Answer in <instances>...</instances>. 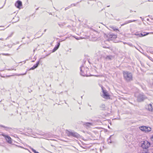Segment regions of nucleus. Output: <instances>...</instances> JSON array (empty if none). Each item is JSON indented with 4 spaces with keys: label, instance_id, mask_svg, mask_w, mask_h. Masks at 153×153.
Masks as SVG:
<instances>
[{
    "label": "nucleus",
    "instance_id": "nucleus-1",
    "mask_svg": "<svg viewBox=\"0 0 153 153\" xmlns=\"http://www.w3.org/2000/svg\"><path fill=\"white\" fill-rule=\"evenodd\" d=\"M123 78L125 81L127 82H130L133 80L132 73L128 71H125L123 72Z\"/></svg>",
    "mask_w": 153,
    "mask_h": 153
},
{
    "label": "nucleus",
    "instance_id": "nucleus-2",
    "mask_svg": "<svg viewBox=\"0 0 153 153\" xmlns=\"http://www.w3.org/2000/svg\"><path fill=\"white\" fill-rule=\"evenodd\" d=\"M80 74L82 76H89L87 73L88 70V68L87 67H84L82 66L80 67Z\"/></svg>",
    "mask_w": 153,
    "mask_h": 153
},
{
    "label": "nucleus",
    "instance_id": "nucleus-3",
    "mask_svg": "<svg viewBox=\"0 0 153 153\" xmlns=\"http://www.w3.org/2000/svg\"><path fill=\"white\" fill-rule=\"evenodd\" d=\"M141 146L143 149H146L150 146V143L146 140L141 141Z\"/></svg>",
    "mask_w": 153,
    "mask_h": 153
},
{
    "label": "nucleus",
    "instance_id": "nucleus-4",
    "mask_svg": "<svg viewBox=\"0 0 153 153\" xmlns=\"http://www.w3.org/2000/svg\"><path fill=\"white\" fill-rule=\"evenodd\" d=\"M137 100L139 102H141L147 98L143 93H142L138 94L137 96Z\"/></svg>",
    "mask_w": 153,
    "mask_h": 153
},
{
    "label": "nucleus",
    "instance_id": "nucleus-5",
    "mask_svg": "<svg viewBox=\"0 0 153 153\" xmlns=\"http://www.w3.org/2000/svg\"><path fill=\"white\" fill-rule=\"evenodd\" d=\"M66 133L69 136H72L76 138L79 136V134L77 133L72 131H67Z\"/></svg>",
    "mask_w": 153,
    "mask_h": 153
},
{
    "label": "nucleus",
    "instance_id": "nucleus-6",
    "mask_svg": "<svg viewBox=\"0 0 153 153\" xmlns=\"http://www.w3.org/2000/svg\"><path fill=\"white\" fill-rule=\"evenodd\" d=\"M140 129L141 131H144L145 132L150 131L151 130V128L150 127L145 126H141L140 127Z\"/></svg>",
    "mask_w": 153,
    "mask_h": 153
},
{
    "label": "nucleus",
    "instance_id": "nucleus-7",
    "mask_svg": "<svg viewBox=\"0 0 153 153\" xmlns=\"http://www.w3.org/2000/svg\"><path fill=\"white\" fill-rule=\"evenodd\" d=\"M101 88L103 93V97L105 98H108L109 97V95L108 94L107 92L104 89L102 86L101 87Z\"/></svg>",
    "mask_w": 153,
    "mask_h": 153
},
{
    "label": "nucleus",
    "instance_id": "nucleus-8",
    "mask_svg": "<svg viewBox=\"0 0 153 153\" xmlns=\"http://www.w3.org/2000/svg\"><path fill=\"white\" fill-rule=\"evenodd\" d=\"M1 135L4 136L5 138L7 141L9 143H12L11 137L8 135H5L4 134H2Z\"/></svg>",
    "mask_w": 153,
    "mask_h": 153
},
{
    "label": "nucleus",
    "instance_id": "nucleus-9",
    "mask_svg": "<svg viewBox=\"0 0 153 153\" xmlns=\"http://www.w3.org/2000/svg\"><path fill=\"white\" fill-rule=\"evenodd\" d=\"M146 108L149 111L153 112V103L149 104L146 106Z\"/></svg>",
    "mask_w": 153,
    "mask_h": 153
},
{
    "label": "nucleus",
    "instance_id": "nucleus-10",
    "mask_svg": "<svg viewBox=\"0 0 153 153\" xmlns=\"http://www.w3.org/2000/svg\"><path fill=\"white\" fill-rule=\"evenodd\" d=\"M22 5V2L19 0L17 1L15 4V6L19 8H20V7Z\"/></svg>",
    "mask_w": 153,
    "mask_h": 153
},
{
    "label": "nucleus",
    "instance_id": "nucleus-11",
    "mask_svg": "<svg viewBox=\"0 0 153 153\" xmlns=\"http://www.w3.org/2000/svg\"><path fill=\"white\" fill-rule=\"evenodd\" d=\"M39 61H38L37 62V63H36V64L34 65L32 67H31L30 69V70H33L35 69V68H37V67L38 66V65L39 64Z\"/></svg>",
    "mask_w": 153,
    "mask_h": 153
},
{
    "label": "nucleus",
    "instance_id": "nucleus-12",
    "mask_svg": "<svg viewBox=\"0 0 153 153\" xmlns=\"http://www.w3.org/2000/svg\"><path fill=\"white\" fill-rule=\"evenodd\" d=\"M137 21L136 20H129V21H126L125 23H124V24H122V25H121V26H123L125 25H126V24H128L129 23H130V22H135Z\"/></svg>",
    "mask_w": 153,
    "mask_h": 153
},
{
    "label": "nucleus",
    "instance_id": "nucleus-13",
    "mask_svg": "<svg viewBox=\"0 0 153 153\" xmlns=\"http://www.w3.org/2000/svg\"><path fill=\"white\" fill-rule=\"evenodd\" d=\"M113 57V56L111 55L107 56L105 57V59L107 60H111L112 59V58Z\"/></svg>",
    "mask_w": 153,
    "mask_h": 153
},
{
    "label": "nucleus",
    "instance_id": "nucleus-14",
    "mask_svg": "<svg viewBox=\"0 0 153 153\" xmlns=\"http://www.w3.org/2000/svg\"><path fill=\"white\" fill-rule=\"evenodd\" d=\"M83 124L88 127H89L92 125V123L89 122L85 123Z\"/></svg>",
    "mask_w": 153,
    "mask_h": 153
},
{
    "label": "nucleus",
    "instance_id": "nucleus-15",
    "mask_svg": "<svg viewBox=\"0 0 153 153\" xmlns=\"http://www.w3.org/2000/svg\"><path fill=\"white\" fill-rule=\"evenodd\" d=\"M149 34V33H146V34H145V32H144L143 33H140V34H139L138 36L139 37H141L145 36L146 35L148 34Z\"/></svg>",
    "mask_w": 153,
    "mask_h": 153
},
{
    "label": "nucleus",
    "instance_id": "nucleus-16",
    "mask_svg": "<svg viewBox=\"0 0 153 153\" xmlns=\"http://www.w3.org/2000/svg\"><path fill=\"white\" fill-rule=\"evenodd\" d=\"M108 37V38L109 39L111 40H113V34H108L107 36Z\"/></svg>",
    "mask_w": 153,
    "mask_h": 153
},
{
    "label": "nucleus",
    "instance_id": "nucleus-17",
    "mask_svg": "<svg viewBox=\"0 0 153 153\" xmlns=\"http://www.w3.org/2000/svg\"><path fill=\"white\" fill-rule=\"evenodd\" d=\"M105 105L103 104H102L100 106V107L102 108L103 109H105Z\"/></svg>",
    "mask_w": 153,
    "mask_h": 153
},
{
    "label": "nucleus",
    "instance_id": "nucleus-18",
    "mask_svg": "<svg viewBox=\"0 0 153 153\" xmlns=\"http://www.w3.org/2000/svg\"><path fill=\"white\" fill-rule=\"evenodd\" d=\"M111 28H112L114 31H115L116 30H118L119 32V30L117 29L115 27L112 26L111 27Z\"/></svg>",
    "mask_w": 153,
    "mask_h": 153
},
{
    "label": "nucleus",
    "instance_id": "nucleus-19",
    "mask_svg": "<svg viewBox=\"0 0 153 153\" xmlns=\"http://www.w3.org/2000/svg\"><path fill=\"white\" fill-rule=\"evenodd\" d=\"M58 48L56 46L52 50V52H53L56 51Z\"/></svg>",
    "mask_w": 153,
    "mask_h": 153
},
{
    "label": "nucleus",
    "instance_id": "nucleus-20",
    "mask_svg": "<svg viewBox=\"0 0 153 153\" xmlns=\"http://www.w3.org/2000/svg\"><path fill=\"white\" fill-rule=\"evenodd\" d=\"M27 71H26L25 72V73L24 74H17V75L18 76H19L20 75H25L26 74H27Z\"/></svg>",
    "mask_w": 153,
    "mask_h": 153
},
{
    "label": "nucleus",
    "instance_id": "nucleus-21",
    "mask_svg": "<svg viewBox=\"0 0 153 153\" xmlns=\"http://www.w3.org/2000/svg\"><path fill=\"white\" fill-rule=\"evenodd\" d=\"M111 135L110 137L109 138V139H108V143H111Z\"/></svg>",
    "mask_w": 153,
    "mask_h": 153
},
{
    "label": "nucleus",
    "instance_id": "nucleus-22",
    "mask_svg": "<svg viewBox=\"0 0 153 153\" xmlns=\"http://www.w3.org/2000/svg\"><path fill=\"white\" fill-rule=\"evenodd\" d=\"M117 37V35H114L113 34V39L116 38Z\"/></svg>",
    "mask_w": 153,
    "mask_h": 153
},
{
    "label": "nucleus",
    "instance_id": "nucleus-23",
    "mask_svg": "<svg viewBox=\"0 0 153 153\" xmlns=\"http://www.w3.org/2000/svg\"><path fill=\"white\" fill-rule=\"evenodd\" d=\"M3 55H6V56H9L10 54L8 53H2L1 54Z\"/></svg>",
    "mask_w": 153,
    "mask_h": 153
},
{
    "label": "nucleus",
    "instance_id": "nucleus-24",
    "mask_svg": "<svg viewBox=\"0 0 153 153\" xmlns=\"http://www.w3.org/2000/svg\"><path fill=\"white\" fill-rule=\"evenodd\" d=\"M71 7V6H68V7H66L65 8V10H67V9H69Z\"/></svg>",
    "mask_w": 153,
    "mask_h": 153
},
{
    "label": "nucleus",
    "instance_id": "nucleus-25",
    "mask_svg": "<svg viewBox=\"0 0 153 153\" xmlns=\"http://www.w3.org/2000/svg\"><path fill=\"white\" fill-rule=\"evenodd\" d=\"M31 149H32V151L34 152V153H36V151L34 149H33V148H32Z\"/></svg>",
    "mask_w": 153,
    "mask_h": 153
},
{
    "label": "nucleus",
    "instance_id": "nucleus-26",
    "mask_svg": "<svg viewBox=\"0 0 153 153\" xmlns=\"http://www.w3.org/2000/svg\"><path fill=\"white\" fill-rule=\"evenodd\" d=\"M60 45V43L59 42H58V43H57V46H56L57 47V48H58L59 47V46Z\"/></svg>",
    "mask_w": 153,
    "mask_h": 153
},
{
    "label": "nucleus",
    "instance_id": "nucleus-27",
    "mask_svg": "<svg viewBox=\"0 0 153 153\" xmlns=\"http://www.w3.org/2000/svg\"><path fill=\"white\" fill-rule=\"evenodd\" d=\"M0 126H1V127H4V128H7V129L10 128H9V127H6L4 126H2V125H1Z\"/></svg>",
    "mask_w": 153,
    "mask_h": 153
},
{
    "label": "nucleus",
    "instance_id": "nucleus-28",
    "mask_svg": "<svg viewBox=\"0 0 153 153\" xmlns=\"http://www.w3.org/2000/svg\"><path fill=\"white\" fill-rule=\"evenodd\" d=\"M58 25L59 26L61 27H62V26H63V25L62 24H58Z\"/></svg>",
    "mask_w": 153,
    "mask_h": 153
},
{
    "label": "nucleus",
    "instance_id": "nucleus-29",
    "mask_svg": "<svg viewBox=\"0 0 153 153\" xmlns=\"http://www.w3.org/2000/svg\"><path fill=\"white\" fill-rule=\"evenodd\" d=\"M72 5H73L74 6H76V4H71L70 6H71V7Z\"/></svg>",
    "mask_w": 153,
    "mask_h": 153
},
{
    "label": "nucleus",
    "instance_id": "nucleus-30",
    "mask_svg": "<svg viewBox=\"0 0 153 153\" xmlns=\"http://www.w3.org/2000/svg\"><path fill=\"white\" fill-rule=\"evenodd\" d=\"M12 76V75L7 76H6V77H10V76Z\"/></svg>",
    "mask_w": 153,
    "mask_h": 153
},
{
    "label": "nucleus",
    "instance_id": "nucleus-31",
    "mask_svg": "<svg viewBox=\"0 0 153 153\" xmlns=\"http://www.w3.org/2000/svg\"><path fill=\"white\" fill-rule=\"evenodd\" d=\"M142 153H148L147 152H143Z\"/></svg>",
    "mask_w": 153,
    "mask_h": 153
},
{
    "label": "nucleus",
    "instance_id": "nucleus-32",
    "mask_svg": "<svg viewBox=\"0 0 153 153\" xmlns=\"http://www.w3.org/2000/svg\"><path fill=\"white\" fill-rule=\"evenodd\" d=\"M3 38H0V40H3Z\"/></svg>",
    "mask_w": 153,
    "mask_h": 153
},
{
    "label": "nucleus",
    "instance_id": "nucleus-33",
    "mask_svg": "<svg viewBox=\"0 0 153 153\" xmlns=\"http://www.w3.org/2000/svg\"><path fill=\"white\" fill-rule=\"evenodd\" d=\"M76 39H79L78 38H75Z\"/></svg>",
    "mask_w": 153,
    "mask_h": 153
},
{
    "label": "nucleus",
    "instance_id": "nucleus-34",
    "mask_svg": "<svg viewBox=\"0 0 153 153\" xmlns=\"http://www.w3.org/2000/svg\"><path fill=\"white\" fill-rule=\"evenodd\" d=\"M1 76V77H4V78H5V76Z\"/></svg>",
    "mask_w": 153,
    "mask_h": 153
},
{
    "label": "nucleus",
    "instance_id": "nucleus-35",
    "mask_svg": "<svg viewBox=\"0 0 153 153\" xmlns=\"http://www.w3.org/2000/svg\"><path fill=\"white\" fill-rule=\"evenodd\" d=\"M135 35H138V34H137L136 33H135Z\"/></svg>",
    "mask_w": 153,
    "mask_h": 153
},
{
    "label": "nucleus",
    "instance_id": "nucleus-36",
    "mask_svg": "<svg viewBox=\"0 0 153 153\" xmlns=\"http://www.w3.org/2000/svg\"><path fill=\"white\" fill-rule=\"evenodd\" d=\"M12 70H13V69H12ZM8 70H12V69H8Z\"/></svg>",
    "mask_w": 153,
    "mask_h": 153
},
{
    "label": "nucleus",
    "instance_id": "nucleus-37",
    "mask_svg": "<svg viewBox=\"0 0 153 153\" xmlns=\"http://www.w3.org/2000/svg\"><path fill=\"white\" fill-rule=\"evenodd\" d=\"M46 30V29H45L44 30V32H45Z\"/></svg>",
    "mask_w": 153,
    "mask_h": 153
},
{
    "label": "nucleus",
    "instance_id": "nucleus-38",
    "mask_svg": "<svg viewBox=\"0 0 153 153\" xmlns=\"http://www.w3.org/2000/svg\"><path fill=\"white\" fill-rule=\"evenodd\" d=\"M39 153L38 152L36 151V153Z\"/></svg>",
    "mask_w": 153,
    "mask_h": 153
},
{
    "label": "nucleus",
    "instance_id": "nucleus-39",
    "mask_svg": "<svg viewBox=\"0 0 153 153\" xmlns=\"http://www.w3.org/2000/svg\"><path fill=\"white\" fill-rule=\"evenodd\" d=\"M147 21H149V19H147Z\"/></svg>",
    "mask_w": 153,
    "mask_h": 153
},
{
    "label": "nucleus",
    "instance_id": "nucleus-40",
    "mask_svg": "<svg viewBox=\"0 0 153 153\" xmlns=\"http://www.w3.org/2000/svg\"><path fill=\"white\" fill-rule=\"evenodd\" d=\"M109 6H109V5H108V6H107V7H109Z\"/></svg>",
    "mask_w": 153,
    "mask_h": 153
},
{
    "label": "nucleus",
    "instance_id": "nucleus-41",
    "mask_svg": "<svg viewBox=\"0 0 153 153\" xmlns=\"http://www.w3.org/2000/svg\"><path fill=\"white\" fill-rule=\"evenodd\" d=\"M135 96H136V95H137V94H135Z\"/></svg>",
    "mask_w": 153,
    "mask_h": 153
},
{
    "label": "nucleus",
    "instance_id": "nucleus-42",
    "mask_svg": "<svg viewBox=\"0 0 153 153\" xmlns=\"http://www.w3.org/2000/svg\"><path fill=\"white\" fill-rule=\"evenodd\" d=\"M140 18L141 19H142V18L141 17H140Z\"/></svg>",
    "mask_w": 153,
    "mask_h": 153
},
{
    "label": "nucleus",
    "instance_id": "nucleus-43",
    "mask_svg": "<svg viewBox=\"0 0 153 153\" xmlns=\"http://www.w3.org/2000/svg\"><path fill=\"white\" fill-rule=\"evenodd\" d=\"M89 105L90 106H91V105Z\"/></svg>",
    "mask_w": 153,
    "mask_h": 153
},
{
    "label": "nucleus",
    "instance_id": "nucleus-44",
    "mask_svg": "<svg viewBox=\"0 0 153 153\" xmlns=\"http://www.w3.org/2000/svg\"><path fill=\"white\" fill-rule=\"evenodd\" d=\"M24 38V37H23V38H22V39H23Z\"/></svg>",
    "mask_w": 153,
    "mask_h": 153
},
{
    "label": "nucleus",
    "instance_id": "nucleus-45",
    "mask_svg": "<svg viewBox=\"0 0 153 153\" xmlns=\"http://www.w3.org/2000/svg\"><path fill=\"white\" fill-rule=\"evenodd\" d=\"M150 1L149 0L148 1Z\"/></svg>",
    "mask_w": 153,
    "mask_h": 153
}]
</instances>
